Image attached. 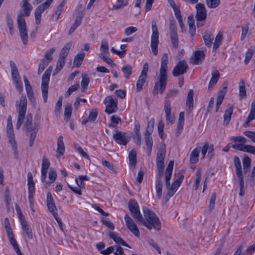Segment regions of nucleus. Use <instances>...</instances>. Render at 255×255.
Segmentation results:
<instances>
[{
	"instance_id": "nucleus-1",
	"label": "nucleus",
	"mask_w": 255,
	"mask_h": 255,
	"mask_svg": "<svg viewBox=\"0 0 255 255\" xmlns=\"http://www.w3.org/2000/svg\"><path fill=\"white\" fill-rule=\"evenodd\" d=\"M29 0H23V10L20 11L17 16L18 28L23 43L25 45L28 42V34L26 24L24 16H28L32 8V6L28 3Z\"/></svg>"
},
{
	"instance_id": "nucleus-2",
	"label": "nucleus",
	"mask_w": 255,
	"mask_h": 255,
	"mask_svg": "<svg viewBox=\"0 0 255 255\" xmlns=\"http://www.w3.org/2000/svg\"><path fill=\"white\" fill-rule=\"evenodd\" d=\"M173 166V160H170L166 168L165 174V185L168 189L167 195L169 198L172 197L174 195L181 184L184 177L182 173H179L177 178L170 185V180L172 176Z\"/></svg>"
},
{
	"instance_id": "nucleus-3",
	"label": "nucleus",
	"mask_w": 255,
	"mask_h": 255,
	"mask_svg": "<svg viewBox=\"0 0 255 255\" xmlns=\"http://www.w3.org/2000/svg\"><path fill=\"white\" fill-rule=\"evenodd\" d=\"M168 55L163 54L161 60V66L159 69V75L157 77L158 81L155 82L154 86V91L156 94H162L165 91L167 82V63Z\"/></svg>"
},
{
	"instance_id": "nucleus-4",
	"label": "nucleus",
	"mask_w": 255,
	"mask_h": 255,
	"mask_svg": "<svg viewBox=\"0 0 255 255\" xmlns=\"http://www.w3.org/2000/svg\"><path fill=\"white\" fill-rule=\"evenodd\" d=\"M142 211L145 219L142 218V220H138V221L150 230L152 228L157 230H160L161 222L158 217L146 207H143Z\"/></svg>"
},
{
	"instance_id": "nucleus-5",
	"label": "nucleus",
	"mask_w": 255,
	"mask_h": 255,
	"mask_svg": "<svg viewBox=\"0 0 255 255\" xmlns=\"http://www.w3.org/2000/svg\"><path fill=\"white\" fill-rule=\"evenodd\" d=\"M6 135L8 142L10 144L13 151L14 157L15 159H18V151L17 149V142L15 139V135L13 129V125L11 117L9 116L7 119L6 127Z\"/></svg>"
},
{
	"instance_id": "nucleus-6",
	"label": "nucleus",
	"mask_w": 255,
	"mask_h": 255,
	"mask_svg": "<svg viewBox=\"0 0 255 255\" xmlns=\"http://www.w3.org/2000/svg\"><path fill=\"white\" fill-rule=\"evenodd\" d=\"M156 166L158 170V174L156 175L155 179V189L157 198L159 199H160L161 198L162 193L163 183L162 179L164 174V162H156Z\"/></svg>"
},
{
	"instance_id": "nucleus-7",
	"label": "nucleus",
	"mask_w": 255,
	"mask_h": 255,
	"mask_svg": "<svg viewBox=\"0 0 255 255\" xmlns=\"http://www.w3.org/2000/svg\"><path fill=\"white\" fill-rule=\"evenodd\" d=\"M27 98L25 96H22L20 100L17 117V121L16 124V128L18 129L22 125L25 118V113L27 109Z\"/></svg>"
},
{
	"instance_id": "nucleus-8",
	"label": "nucleus",
	"mask_w": 255,
	"mask_h": 255,
	"mask_svg": "<svg viewBox=\"0 0 255 255\" xmlns=\"http://www.w3.org/2000/svg\"><path fill=\"white\" fill-rule=\"evenodd\" d=\"M52 71V67L49 66L44 73L42 77L41 90L42 97L44 103L47 102L48 93V84Z\"/></svg>"
},
{
	"instance_id": "nucleus-9",
	"label": "nucleus",
	"mask_w": 255,
	"mask_h": 255,
	"mask_svg": "<svg viewBox=\"0 0 255 255\" xmlns=\"http://www.w3.org/2000/svg\"><path fill=\"white\" fill-rule=\"evenodd\" d=\"M152 35L151 36V44L152 52L154 55L158 54V45L159 43V32L155 21L151 22Z\"/></svg>"
},
{
	"instance_id": "nucleus-10",
	"label": "nucleus",
	"mask_w": 255,
	"mask_h": 255,
	"mask_svg": "<svg viewBox=\"0 0 255 255\" xmlns=\"http://www.w3.org/2000/svg\"><path fill=\"white\" fill-rule=\"evenodd\" d=\"M189 66L187 62L184 60L179 61L172 70V75L174 77H178L187 73Z\"/></svg>"
},
{
	"instance_id": "nucleus-11",
	"label": "nucleus",
	"mask_w": 255,
	"mask_h": 255,
	"mask_svg": "<svg viewBox=\"0 0 255 255\" xmlns=\"http://www.w3.org/2000/svg\"><path fill=\"white\" fill-rule=\"evenodd\" d=\"M129 210L132 214V217L136 220H142V216L139 211V207L137 201L131 199L128 203Z\"/></svg>"
},
{
	"instance_id": "nucleus-12",
	"label": "nucleus",
	"mask_w": 255,
	"mask_h": 255,
	"mask_svg": "<svg viewBox=\"0 0 255 255\" xmlns=\"http://www.w3.org/2000/svg\"><path fill=\"white\" fill-rule=\"evenodd\" d=\"M27 185L28 189V200L30 205L31 206L34 202L33 197L35 193V185L32 174L30 172L27 174Z\"/></svg>"
},
{
	"instance_id": "nucleus-13",
	"label": "nucleus",
	"mask_w": 255,
	"mask_h": 255,
	"mask_svg": "<svg viewBox=\"0 0 255 255\" xmlns=\"http://www.w3.org/2000/svg\"><path fill=\"white\" fill-rule=\"evenodd\" d=\"M126 226L128 229L136 237H139L140 236L139 231L132 218L128 215H126L124 217Z\"/></svg>"
},
{
	"instance_id": "nucleus-14",
	"label": "nucleus",
	"mask_w": 255,
	"mask_h": 255,
	"mask_svg": "<svg viewBox=\"0 0 255 255\" xmlns=\"http://www.w3.org/2000/svg\"><path fill=\"white\" fill-rule=\"evenodd\" d=\"M113 138L115 141L120 145H126L130 139V137L127 135L126 132L117 130L113 135Z\"/></svg>"
},
{
	"instance_id": "nucleus-15",
	"label": "nucleus",
	"mask_w": 255,
	"mask_h": 255,
	"mask_svg": "<svg viewBox=\"0 0 255 255\" xmlns=\"http://www.w3.org/2000/svg\"><path fill=\"white\" fill-rule=\"evenodd\" d=\"M205 54L203 51H195L190 58L189 62L193 65H199L204 60Z\"/></svg>"
},
{
	"instance_id": "nucleus-16",
	"label": "nucleus",
	"mask_w": 255,
	"mask_h": 255,
	"mask_svg": "<svg viewBox=\"0 0 255 255\" xmlns=\"http://www.w3.org/2000/svg\"><path fill=\"white\" fill-rule=\"evenodd\" d=\"M197 21H204L207 17V10L203 3H198L196 5Z\"/></svg>"
},
{
	"instance_id": "nucleus-17",
	"label": "nucleus",
	"mask_w": 255,
	"mask_h": 255,
	"mask_svg": "<svg viewBox=\"0 0 255 255\" xmlns=\"http://www.w3.org/2000/svg\"><path fill=\"white\" fill-rule=\"evenodd\" d=\"M231 147L233 149L255 154V147L245 144H234Z\"/></svg>"
},
{
	"instance_id": "nucleus-18",
	"label": "nucleus",
	"mask_w": 255,
	"mask_h": 255,
	"mask_svg": "<svg viewBox=\"0 0 255 255\" xmlns=\"http://www.w3.org/2000/svg\"><path fill=\"white\" fill-rule=\"evenodd\" d=\"M109 104L106 106L105 112L108 114L115 113L118 110V101L116 98L109 97Z\"/></svg>"
},
{
	"instance_id": "nucleus-19",
	"label": "nucleus",
	"mask_w": 255,
	"mask_h": 255,
	"mask_svg": "<svg viewBox=\"0 0 255 255\" xmlns=\"http://www.w3.org/2000/svg\"><path fill=\"white\" fill-rule=\"evenodd\" d=\"M164 111L166 116V121L167 124H172L174 122L175 118L171 113V105L168 101L164 103Z\"/></svg>"
},
{
	"instance_id": "nucleus-20",
	"label": "nucleus",
	"mask_w": 255,
	"mask_h": 255,
	"mask_svg": "<svg viewBox=\"0 0 255 255\" xmlns=\"http://www.w3.org/2000/svg\"><path fill=\"white\" fill-rule=\"evenodd\" d=\"M211 75L212 77L211 79H210L208 85L209 90L212 88L215 85V84L217 83L220 77V74L219 71H218L217 68L215 67H212Z\"/></svg>"
},
{
	"instance_id": "nucleus-21",
	"label": "nucleus",
	"mask_w": 255,
	"mask_h": 255,
	"mask_svg": "<svg viewBox=\"0 0 255 255\" xmlns=\"http://www.w3.org/2000/svg\"><path fill=\"white\" fill-rule=\"evenodd\" d=\"M108 235L110 238L113 239L116 244L127 247L130 249L131 248V247L129 245H128L125 241L123 240L122 238L119 237L114 232H109Z\"/></svg>"
},
{
	"instance_id": "nucleus-22",
	"label": "nucleus",
	"mask_w": 255,
	"mask_h": 255,
	"mask_svg": "<svg viewBox=\"0 0 255 255\" xmlns=\"http://www.w3.org/2000/svg\"><path fill=\"white\" fill-rule=\"evenodd\" d=\"M48 8L43 3L39 5L35 10V18L36 24L38 25L41 22L42 13Z\"/></svg>"
},
{
	"instance_id": "nucleus-23",
	"label": "nucleus",
	"mask_w": 255,
	"mask_h": 255,
	"mask_svg": "<svg viewBox=\"0 0 255 255\" xmlns=\"http://www.w3.org/2000/svg\"><path fill=\"white\" fill-rule=\"evenodd\" d=\"M21 228L23 232L26 234L28 238L30 239H32L33 234L30 226L27 224L25 219L20 221Z\"/></svg>"
},
{
	"instance_id": "nucleus-24",
	"label": "nucleus",
	"mask_w": 255,
	"mask_h": 255,
	"mask_svg": "<svg viewBox=\"0 0 255 255\" xmlns=\"http://www.w3.org/2000/svg\"><path fill=\"white\" fill-rule=\"evenodd\" d=\"M9 64L11 71V78L13 81L20 80V77L19 76L16 64L14 61L12 60L10 61Z\"/></svg>"
},
{
	"instance_id": "nucleus-25",
	"label": "nucleus",
	"mask_w": 255,
	"mask_h": 255,
	"mask_svg": "<svg viewBox=\"0 0 255 255\" xmlns=\"http://www.w3.org/2000/svg\"><path fill=\"white\" fill-rule=\"evenodd\" d=\"M227 87L228 84L226 82L224 83L222 89L220 90L218 93L216 102L217 105H221L222 103L225 95L227 92Z\"/></svg>"
},
{
	"instance_id": "nucleus-26",
	"label": "nucleus",
	"mask_w": 255,
	"mask_h": 255,
	"mask_svg": "<svg viewBox=\"0 0 255 255\" xmlns=\"http://www.w3.org/2000/svg\"><path fill=\"white\" fill-rule=\"evenodd\" d=\"M85 52L82 50L75 55L73 61L74 65L75 67H79L81 66L85 56Z\"/></svg>"
},
{
	"instance_id": "nucleus-27",
	"label": "nucleus",
	"mask_w": 255,
	"mask_h": 255,
	"mask_svg": "<svg viewBox=\"0 0 255 255\" xmlns=\"http://www.w3.org/2000/svg\"><path fill=\"white\" fill-rule=\"evenodd\" d=\"M223 37V32L222 31H219L217 34L215 41L213 44L212 51L213 52H215L218 47L221 45Z\"/></svg>"
},
{
	"instance_id": "nucleus-28",
	"label": "nucleus",
	"mask_w": 255,
	"mask_h": 255,
	"mask_svg": "<svg viewBox=\"0 0 255 255\" xmlns=\"http://www.w3.org/2000/svg\"><path fill=\"white\" fill-rule=\"evenodd\" d=\"M124 77L126 79H129L132 74V67L130 64H126L122 68Z\"/></svg>"
},
{
	"instance_id": "nucleus-29",
	"label": "nucleus",
	"mask_w": 255,
	"mask_h": 255,
	"mask_svg": "<svg viewBox=\"0 0 255 255\" xmlns=\"http://www.w3.org/2000/svg\"><path fill=\"white\" fill-rule=\"evenodd\" d=\"M193 95L194 92L193 90H189L187 94L186 102V106L189 111H192L193 108Z\"/></svg>"
},
{
	"instance_id": "nucleus-30",
	"label": "nucleus",
	"mask_w": 255,
	"mask_h": 255,
	"mask_svg": "<svg viewBox=\"0 0 255 255\" xmlns=\"http://www.w3.org/2000/svg\"><path fill=\"white\" fill-rule=\"evenodd\" d=\"M144 139L147 148V155L149 156L151 154L152 147L153 145L152 138L151 136V135L144 134Z\"/></svg>"
},
{
	"instance_id": "nucleus-31",
	"label": "nucleus",
	"mask_w": 255,
	"mask_h": 255,
	"mask_svg": "<svg viewBox=\"0 0 255 255\" xmlns=\"http://www.w3.org/2000/svg\"><path fill=\"white\" fill-rule=\"evenodd\" d=\"M233 112V106H231L226 109L224 115V125H228L229 123L231 116Z\"/></svg>"
},
{
	"instance_id": "nucleus-32",
	"label": "nucleus",
	"mask_w": 255,
	"mask_h": 255,
	"mask_svg": "<svg viewBox=\"0 0 255 255\" xmlns=\"http://www.w3.org/2000/svg\"><path fill=\"white\" fill-rule=\"evenodd\" d=\"M57 148L56 152L60 155H63L65 152V145L63 142V137L62 135H60L57 139Z\"/></svg>"
},
{
	"instance_id": "nucleus-33",
	"label": "nucleus",
	"mask_w": 255,
	"mask_h": 255,
	"mask_svg": "<svg viewBox=\"0 0 255 255\" xmlns=\"http://www.w3.org/2000/svg\"><path fill=\"white\" fill-rule=\"evenodd\" d=\"M136 152L133 149L129 151L128 154L129 164L135 167L137 163Z\"/></svg>"
},
{
	"instance_id": "nucleus-34",
	"label": "nucleus",
	"mask_w": 255,
	"mask_h": 255,
	"mask_svg": "<svg viewBox=\"0 0 255 255\" xmlns=\"http://www.w3.org/2000/svg\"><path fill=\"white\" fill-rule=\"evenodd\" d=\"M71 45V42L66 43L61 50L59 58H62V59H65V58L68 55Z\"/></svg>"
},
{
	"instance_id": "nucleus-35",
	"label": "nucleus",
	"mask_w": 255,
	"mask_h": 255,
	"mask_svg": "<svg viewBox=\"0 0 255 255\" xmlns=\"http://www.w3.org/2000/svg\"><path fill=\"white\" fill-rule=\"evenodd\" d=\"M203 38L205 45L207 47H211L213 40V37L211 33L208 31H205L203 35Z\"/></svg>"
},
{
	"instance_id": "nucleus-36",
	"label": "nucleus",
	"mask_w": 255,
	"mask_h": 255,
	"mask_svg": "<svg viewBox=\"0 0 255 255\" xmlns=\"http://www.w3.org/2000/svg\"><path fill=\"white\" fill-rule=\"evenodd\" d=\"M82 18L83 16H77L76 17L74 23L71 26L69 30V35H70L72 33H73L75 29L78 27V26H79L81 24Z\"/></svg>"
},
{
	"instance_id": "nucleus-37",
	"label": "nucleus",
	"mask_w": 255,
	"mask_h": 255,
	"mask_svg": "<svg viewBox=\"0 0 255 255\" xmlns=\"http://www.w3.org/2000/svg\"><path fill=\"white\" fill-rule=\"evenodd\" d=\"M200 151L197 148L194 149L190 155V162L191 164H195L199 160Z\"/></svg>"
},
{
	"instance_id": "nucleus-38",
	"label": "nucleus",
	"mask_w": 255,
	"mask_h": 255,
	"mask_svg": "<svg viewBox=\"0 0 255 255\" xmlns=\"http://www.w3.org/2000/svg\"><path fill=\"white\" fill-rule=\"evenodd\" d=\"M24 125L27 131L31 132V131L34 130V128L32 127V115L31 114L29 113L27 115L26 121Z\"/></svg>"
},
{
	"instance_id": "nucleus-39",
	"label": "nucleus",
	"mask_w": 255,
	"mask_h": 255,
	"mask_svg": "<svg viewBox=\"0 0 255 255\" xmlns=\"http://www.w3.org/2000/svg\"><path fill=\"white\" fill-rule=\"evenodd\" d=\"M251 160L250 158L247 155L244 156L243 159V164L244 172L245 173H247L250 169Z\"/></svg>"
},
{
	"instance_id": "nucleus-40",
	"label": "nucleus",
	"mask_w": 255,
	"mask_h": 255,
	"mask_svg": "<svg viewBox=\"0 0 255 255\" xmlns=\"http://www.w3.org/2000/svg\"><path fill=\"white\" fill-rule=\"evenodd\" d=\"M239 96L241 98H245L247 97L245 82L244 79H241L239 83Z\"/></svg>"
},
{
	"instance_id": "nucleus-41",
	"label": "nucleus",
	"mask_w": 255,
	"mask_h": 255,
	"mask_svg": "<svg viewBox=\"0 0 255 255\" xmlns=\"http://www.w3.org/2000/svg\"><path fill=\"white\" fill-rule=\"evenodd\" d=\"M10 243L12 245L13 249L15 250L16 253L17 255H23V254L20 252V250L19 248L18 245L17 243L16 240L14 237H12L8 238Z\"/></svg>"
},
{
	"instance_id": "nucleus-42",
	"label": "nucleus",
	"mask_w": 255,
	"mask_h": 255,
	"mask_svg": "<svg viewBox=\"0 0 255 255\" xmlns=\"http://www.w3.org/2000/svg\"><path fill=\"white\" fill-rule=\"evenodd\" d=\"M147 78V77L139 75L136 84L137 92H139L142 89V87L144 84Z\"/></svg>"
},
{
	"instance_id": "nucleus-43",
	"label": "nucleus",
	"mask_w": 255,
	"mask_h": 255,
	"mask_svg": "<svg viewBox=\"0 0 255 255\" xmlns=\"http://www.w3.org/2000/svg\"><path fill=\"white\" fill-rule=\"evenodd\" d=\"M165 152V149L163 148H161L158 150L156 159V162H164Z\"/></svg>"
},
{
	"instance_id": "nucleus-44",
	"label": "nucleus",
	"mask_w": 255,
	"mask_h": 255,
	"mask_svg": "<svg viewBox=\"0 0 255 255\" xmlns=\"http://www.w3.org/2000/svg\"><path fill=\"white\" fill-rule=\"evenodd\" d=\"M65 64V59H62V58H59L55 69H54L53 74L56 75L59 73L63 68Z\"/></svg>"
},
{
	"instance_id": "nucleus-45",
	"label": "nucleus",
	"mask_w": 255,
	"mask_h": 255,
	"mask_svg": "<svg viewBox=\"0 0 255 255\" xmlns=\"http://www.w3.org/2000/svg\"><path fill=\"white\" fill-rule=\"evenodd\" d=\"M72 112V105L70 104H67L65 107L64 110V116L65 120L66 121H68L71 116Z\"/></svg>"
},
{
	"instance_id": "nucleus-46",
	"label": "nucleus",
	"mask_w": 255,
	"mask_h": 255,
	"mask_svg": "<svg viewBox=\"0 0 255 255\" xmlns=\"http://www.w3.org/2000/svg\"><path fill=\"white\" fill-rule=\"evenodd\" d=\"M90 82V78L88 75L86 74H82V81H81V87L83 89V91L86 89Z\"/></svg>"
},
{
	"instance_id": "nucleus-47",
	"label": "nucleus",
	"mask_w": 255,
	"mask_h": 255,
	"mask_svg": "<svg viewBox=\"0 0 255 255\" xmlns=\"http://www.w3.org/2000/svg\"><path fill=\"white\" fill-rule=\"evenodd\" d=\"M178 90L177 89L169 90V91L168 92V93L166 94V96L165 100V103L167 101H168L169 102L170 105L171 102L170 99L172 97H175L177 95V94H178Z\"/></svg>"
},
{
	"instance_id": "nucleus-48",
	"label": "nucleus",
	"mask_w": 255,
	"mask_h": 255,
	"mask_svg": "<svg viewBox=\"0 0 255 255\" xmlns=\"http://www.w3.org/2000/svg\"><path fill=\"white\" fill-rule=\"evenodd\" d=\"M98 115V110L97 109H92L90 111L88 120L90 122H94Z\"/></svg>"
},
{
	"instance_id": "nucleus-49",
	"label": "nucleus",
	"mask_w": 255,
	"mask_h": 255,
	"mask_svg": "<svg viewBox=\"0 0 255 255\" xmlns=\"http://www.w3.org/2000/svg\"><path fill=\"white\" fill-rule=\"evenodd\" d=\"M201 176H202V169L200 168H198L196 171V180H195V190H197L200 182H201Z\"/></svg>"
},
{
	"instance_id": "nucleus-50",
	"label": "nucleus",
	"mask_w": 255,
	"mask_h": 255,
	"mask_svg": "<svg viewBox=\"0 0 255 255\" xmlns=\"http://www.w3.org/2000/svg\"><path fill=\"white\" fill-rule=\"evenodd\" d=\"M231 140L235 144H245L247 141V139L243 136H232Z\"/></svg>"
},
{
	"instance_id": "nucleus-51",
	"label": "nucleus",
	"mask_w": 255,
	"mask_h": 255,
	"mask_svg": "<svg viewBox=\"0 0 255 255\" xmlns=\"http://www.w3.org/2000/svg\"><path fill=\"white\" fill-rule=\"evenodd\" d=\"M6 24L9 28V31L10 35H12L14 32L13 20L10 15L7 14L6 15Z\"/></svg>"
},
{
	"instance_id": "nucleus-52",
	"label": "nucleus",
	"mask_w": 255,
	"mask_h": 255,
	"mask_svg": "<svg viewBox=\"0 0 255 255\" xmlns=\"http://www.w3.org/2000/svg\"><path fill=\"white\" fill-rule=\"evenodd\" d=\"M128 0H117L116 4L113 5V8L116 10L128 5Z\"/></svg>"
},
{
	"instance_id": "nucleus-53",
	"label": "nucleus",
	"mask_w": 255,
	"mask_h": 255,
	"mask_svg": "<svg viewBox=\"0 0 255 255\" xmlns=\"http://www.w3.org/2000/svg\"><path fill=\"white\" fill-rule=\"evenodd\" d=\"M172 46L177 49L179 45V38L177 33L170 34Z\"/></svg>"
},
{
	"instance_id": "nucleus-54",
	"label": "nucleus",
	"mask_w": 255,
	"mask_h": 255,
	"mask_svg": "<svg viewBox=\"0 0 255 255\" xmlns=\"http://www.w3.org/2000/svg\"><path fill=\"white\" fill-rule=\"evenodd\" d=\"M154 125V118H151L148 123V125L146 128V130L144 133L145 134L151 135L153 132Z\"/></svg>"
},
{
	"instance_id": "nucleus-55",
	"label": "nucleus",
	"mask_w": 255,
	"mask_h": 255,
	"mask_svg": "<svg viewBox=\"0 0 255 255\" xmlns=\"http://www.w3.org/2000/svg\"><path fill=\"white\" fill-rule=\"evenodd\" d=\"M50 165V163L49 160L46 157L44 156L42 158V163L41 165V172L44 171L47 172Z\"/></svg>"
},
{
	"instance_id": "nucleus-56",
	"label": "nucleus",
	"mask_w": 255,
	"mask_h": 255,
	"mask_svg": "<svg viewBox=\"0 0 255 255\" xmlns=\"http://www.w3.org/2000/svg\"><path fill=\"white\" fill-rule=\"evenodd\" d=\"M206 1L208 7L210 8H216L220 3V0H206Z\"/></svg>"
},
{
	"instance_id": "nucleus-57",
	"label": "nucleus",
	"mask_w": 255,
	"mask_h": 255,
	"mask_svg": "<svg viewBox=\"0 0 255 255\" xmlns=\"http://www.w3.org/2000/svg\"><path fill=\"white\" fill-rule=\"evenodd\" d=\"M234 162L235 167L236 169V172L243 171L241 162L240 159L238 156H236L234 157Z\"/></svg>"
},
{
	"instance_id": "nucleus-58",
	"label": "nucleus",
	"mask_w": 255,
	"mask_h": 255,
	"mask_svg": "<svg viewBox=\"0 0 255 255\" xmlns=\"http://www.w3.org/2000/svg\"><path fill=\"white\" fill-rule=\"evenodd\" d=\"M74 146L81 156L86 159H89L88 154L84 151L82 147L80 146L78 143H74Z\"/></svg>"
},
{
	"instance_id": "nucleus-59",
	"label": "nucleus",
	"mask_w": 255,
	"mask_h": 255,
	"mask_svg": "<svg viewBox=\"0 0 255 255\" xmlns=\"http://www.w3.org/2000/svg\"><path fill=\"white\" fill-rule=\"evenodd\" d=\"M254 50L252 48H249L247 52L246 53V57L245 59V63L247 64L251 58H252Z\"/></svg>"
},
{
	"instance_id": "nucleus-60",
	"label": "nucleus",
	"mask_w": 255,
	"mask_h": 255,
	"mask_svg": "<svg viewBox=\"0 0 255 255\" xmlns=\"http://www.w3.org/2000/svg\"><path fill=\"white\" fill-rule=\"evenodd\" d=\"M236 173L239 182V187H244V177L243 171L236 172Z\"/></svg>"
},
{
	"instance_id": "nucleus-61",
	"label": "nucleus",
	"mask_w": 255,
	"mask_h": 255,
	"mask_svg": "<svg viewBox=\"0 0 255 255\" xmlns=\"http://www.w3.org/2000/svg\"><path fill=\"white\" fill-rule=\"evenodd\" d=\"M164 128V124L162 120H160L158 124V131L159 136L161 139H163V129Z\"/></svg>"
},
{
	"instance_id": "nucleus-62",
	"label": "nucleus",
	"mask_w": 255,
	"mask_h": 255,
	"mask_svg": "<svg viewBox=\"0 0 255 255\" xmlns=\"http://www.w3.org/2000/svg\"><path fill=\"white\" fill-rule=\"evenodd\" d=\"M47 206L48 210L51 213L53 216L56 215L58 214L57 209L55 203L47 204Z\"/></svg>"
},
{
	"instance_id": "nucleus-63",
	"label": "nucleus",
	"mask_w": 255,
	"mask_h": 255,
	"mask_svg": "<svg viewBox=\"0 0 255 255\" xmlns=\"http://www.w3.org/2000/svg\"><path fill=\"white\" fill-rule=\"evenodd\" d=\"M101 51L104 53H107L109 52V44L106 40H103L102 41Z\"/></svg>"
},
{
	"instance_id": "nucleus-64",
	"label": "nucleus",
	"mask_w": 255,
	"mask_h": 255,
	"mask_svg": "<svg viewBox=\"0 0 255 255\" xmlns=\"http://www.w3.org/2000/svg\"><path fill=\"white\" fill-rule=\"evenodd\" d=\"M244 134L250 138L255 143V131H245Z\"/></svg>"
}]
</instances>
